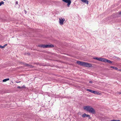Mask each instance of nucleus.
<instances>
[{
  "label": "nucleus",
  "instance_id": "f257e3e1",
  "mask_svg": "<svg viewBox=\"0 0 121 121\" xmlns=\"http://www.w3.org/2000/svg\"><path fill=\"white\" fill-rule=\"evenodd\" d=\"M77 63L80 65L86 67H90L92 66V65L91 64L86 62L77 61Z\"/></svg>",
  "mask_w": 121,
  "mask_h": 121
},
{
  "label": "nucleus",
  "instance_id": "f03ea898",
  "mask_svg": "<svg viewBox=\"0 0 121 121\" xmlns=\"http://www.w3.org/2000/svg\"><path fill=\"white\" fill-rule=\"evenodd\" d=\"M84 109L86 111L93 114L95 113V111L94 109L90 106H84L83 107Z\"/></svg>",
  "mask_w": 121,
  "mask_h": 121
},
{
  "label": "nucleus",
  "instance_id": "7ed1b4c3",
  "mask_svg": "<svg viewBox=\"0 0 121 121\" xmlns=\"http://www.w3.org/2000/svg\"><path fill=\"white\" fill-rule=\"evenodd\" d=\"M38 46L41 48H48L54 47V45H38Z\"/></svg>",
  "mask_w": 121,
  "mask_h": 121
},
{
  "label": "nucleus",
  "instance_id": "20e7f679",
  "mask_svg": "<svg viewBox=\"0 0 121 121\" xmlns=\"http://www.w3.org/2000/svg\"><path fill=\"white\" fill-rule=\"evenodd\" d=\"M94 59L97 60L99 61L104 62H106V60L105 58H98L97 57H94L93 58Z\"/></svg>",
  "mask_w": 121,
  "mask_h": 121
},
{
  "label": "nucleus",
  "instance_id": "39448f33",
  "mask_svg": "<svg viewBox=\"0 0 121 121\" xmlns=\"http://www.w3.org/2000/svg\"><path fill=\"white\" fill-rule=\"evenodd\" d=\"M62 1L67 3L68 7H69L71 3V1L70 0H62Z\"/></svg>",
  "mask_w": 121,
  "mask_h": 121
},
{
  "label": "nucleus",
  "instance_id": "423d86ee",
  "mask_svg": "<svg viewBox=\"0 0 121 121\" xmlns=\"http://www.w3.org/2000/svg\"><path fill=\"white\" fill-rule=\"evenodd\" d=\"M59 19L60 24L61 25H63L64 22L65 21V19L64 18H59Z\"/></svg>",
  "mask_w": 121,
  "mask_h": 121
},
{
  "label": "nucleus",
  "instance_id": "0eeeda50",
  "mask_svg": "<svg viewBox=\"0 0 121 121\" xmlns=\"http://www.w3.org/2000/svg\"><path fill=\"white\" fill-rule=\"evenodd\" d=\"M82 117H88L89 119L90 118V116L89 115L86 114L85 113H84L82 115Z\"/></svg>",
  "mask_w": 121,
  "mask_h": 121
},
{
  "label": "nucleus",
  "instance_id": "6e6552de",
  "mask_svg": "<svg viewBox=\"0 0 121 121\" xmlns=\"http://www.w3.org/2000/svg\"><path fill=\"white\" fill-rule=\"evenodd\" d=\"M106 62H107L110 63H112V61L110 60L107 59L106 60Z\"/></svg>",
  "mask_w": 121,
  "mask_h": 121
},
{
  "label": "nucleus",
  "instance_id": "1a4fd4ad",
  "mask_svg": "<svg viewBox=\"0 0 121 121\" xmlns=\"http://www.w3.org/2000/svg\"><path fill=\"white\" fill-rule=\"evenodd\" d=\"M9 80V79L8 78L5 79L3 80V82H5L6 81Z\"/></svg>",
  "mask_w": 121,
  "mask_h": 121
},
{
  "label": "nucleus",
  "instance_id": "9d476101",
  "mask_svg": "<svg viewBox=\"0 0 121 121\" xmlns=\"http://www.w3.org/2000/svg\"><path fill=\"white\" fill-rule=\"evenodd\" d=\"M110 68H112L113 69H116V70H117V69H118V68L116 67H114V66H111L110 67Z\"/></svg>",
  "mask_w": 121,
  "mask_h": 121
},
{
  "label": "nucleus",
  "instance_id": "9b49d317",
  "mask_svg": "<svg viewBox=\"0 0 121 121\" xmlns=\"http://www.w3.org/2000/svg\"><path fill=\"white\" fill-rule=\"evenodd\" d=\"M86 91H89L91 93H92V91H93V90H90V89H87L86 90Z\"/></svg>",
  "mask_w": 121,
  "mask_h": 121
},
{
  "label": "nucleus",
  "instance_id": "f8f14e48",
  "mask_svg": "<svg viewBox=\"0 0 121 121\" xmlns=\"http://www.w3.org/2000/svg\"><path fill=\"white\" fill-rule=\"evenodd\" d=\"M92 93L95 94H97V91H96L93 90Z\"/></svg>",
  "mask_w": 121,
  "mask_h": 121
},
{
  "label": "nucleus",
  "instance_id": "ddd939ff",
  "mask_svg": "<svg viewBox=\"0 0 121 121\" xmlns=\"http://www.w3.org/2000/svg\"><path fill=\"white\" fill-rule=\"evenodd\" d=\"M4 4V2L3 1H1L0 2V6H1L2 4Z\"/></svg>",
  "mask_w": 121,
  "mask_h": 121
},
{
  "label": "nucleus",
  "instance_id": "4468645a",
  "mask_svg": "<svg viewBox=\"0 0 121 121\" xmlns=\"http://www.w3.org/2000/svg\"><path fill=\"white\" fill-rule=\"evenodd\" d=\"M0 48H4L3 46H1L0 45Z\"/></svg>",
  "mask_w": 121,
  "mask_h": 121
},
{
  "label": "nucleus",
  "instance_id": "2eb2a0df",
  "mask_svg": "<svg viewBox=\"0 0 121 121\" xmlns=\"http://www.w3.org/2000/svg\"><path fill=\"white\" fill-rule=\"evenodd\" d=\"M7 45V44H6L5 45H4L3 46V47H4V48Z\"/></svg>",
  "mask_w": 121,
  "mask_h": 121
},
{
  "label": "nucleus",
  "instance_id": "dca6fc26",
  "mask_svg": "<svg viewBox=\"0 0 121 121\" xmlns=\"http://www.w3.org/2000/svg\"><path fill=\"white\" fill-rule=\"evenodd\" d=\"M121 94V92H118L117 93V94Z\"/></svg>",
  "mask_w": 121,
  "mask_h": 121
},
{
  "label": "nucleus",
  "instance_id": "f3484780",
  "mask_svg": "<svg viewBox=\"0 0 121 121\" xmlns=\"http://www.w3.org/2000/svg\"><path fill=\"white\" fill-rule=\"evenodd\" d=\"M17 88H21L22 87L19 86H18Z\"/></svg>",
  "mask_w": 121,
  "mask_h": 121
},
{
  "label": "nucleus",
  "instance_id": "a211bd4d",
  "mask_svg": "<svg viewBox=\"0 0 121 121\" xmlns=\"http://www.w3.org/2000/svg\"><path fill=\"white\" fill-rule=\"evenodd\" d=\"M119 13L120 15H121V12H119Z\"/></svg>",
  "mask_w": 121,
  "mask_h": 121
},
{
  "label": "nucleus",
  "instance_id": "6ab92c4d",
  "mask_svg": "<svg viewBox=\"0 0 121 121\" xmlns=\"http://www.w3.org/2000/svg\"><path fill=\"white\" fill-rule=\"evenodd\" d=\"M16 4H18V2L17 1L16 2Z\"/></svg>",
  "mask_w": 121,
  "mask_h": 121
},
{
  "label": "nucleus",
  "instance_id": "aec40b11",
  "mask_svg": "<svg viewBox=\"0 0 121 121\" xmlns=\"http://www.w3.org/2000/svg\"><path fill=\"white\" fill-rule=\"evenodd\" d=\"M115 121H121L120 120H115Z\"/></svg>",
  "mask_w": 121,
  "mask_h": 121
},
{
  "label": "nucleus",
  "instance_id": "412c9836",
  "mask_svg": "<svg viewBox=\"0 0 121 121\" xmlns=\"http://www.w3.org/2000/svg\"><path fill=\"white\" fill-rule=\"evenodd\" d=\"M92 82L91 81H90L89 82L90 83H92Z\"/></svg>",
  "mask_w": 121,
  "mask_h": 121
},
{
  "label": "nucleus",
  "instance_id": "4be33fe9",
  "mask_svg": "<svg viewBox=\"0 0 121 121\" xmlns=\"http://www.w3.org/2000/svg\"><path fill=\"white\" fill-rule=\"evenodd\" d=\"M24 87H25V86H23L22 87V88H24Z\"/></svg>",
  "mask_w": 121,
  "mask_h": 121
}]
</instances>
